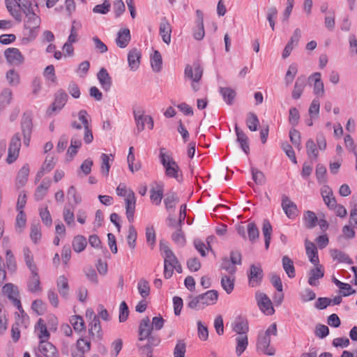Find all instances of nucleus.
<instances>
[{"instance_id":"obj_47","label":"nucleus","mask_w":357,"mask_h":357,"mask_svg":"<svg viewBox=\"0 0 357 357\" xmlns=\"http://www.w3.org/2000/svg\"><path fill=\"white\" fill-rule=\"evenodd\" d=\"M331 255L334 260H337L339 262H344L348 264H352L353 260L344 252L339 250L334 249L331 251Z\"/></svg>"},{"instance_id":"obj_20","label":"nucleus","mask_w":357,"mask_h":357,"mask_svg":"<svg viewBox=\"0 0 357 357\" xmlns=\"http://www.w3.org/2000/svg\"><path fill=\"white\" fill-rule=\"evenodd\" d=\"M305 246L306 255H307L310 261L314 265H318L319 262L318 251L314 243L306 239L305 241Z\"/></svg>"},{"instance_id":"obj_35","label":"nucleus","mask_w":357,"mask_h":357,"mask_svg":"<svg viewBox=\"0 0 357 357\" xmlns=\"http://www.w3.org/2000/svg\"><path fill=\"white\" fill-rule=\"evenodd\" d=\"M51 185V181L50 179H44L41 184L38 186L36 190L34 197L36 200L40 201L43 199L47 192V190Z\"/></svg>"},{"instance_id":"obj_39","label":"nucleus","mask_w":357,"mask_h":357,"mask_svg":"<svg viewBox=\"0 0 357 357\" xmlns=\"http://www.w3.org/2000/svg\"><path fill=\"white\" fill-rule=\"evenodd\" d=\"M82 146L81 137L77 134L73 135L70 139V145L68 149V154L73 157L77 153L78 149Z\"/></svg>"},{"instance_id":"obj_2","label":"nucleus","mask_w":357,"mask_h":357,"mask_svg":"<svg viewBox=\"0 0 357 357\" xmlns=\"http://www.w3.org/2000/svg\"><path fill=\"white\" fill-rule=\"evenodd\" d=\"M277 334V324L276 323H273L265 332H261L259 334L257 342V350L261 351L266 355L273 356L275 350L273 347H270V335L276 336Z\"/></svg>"},{"instance_id":"obj_9","label":"nucleus","mask_w":357,"mask_h":357,"mask_svg":"<svg viewBox=\"0 0 357 357\" xmlns=\"http://www.w3.org/2000/svg\"><path fill=\"white\" fill-rule=\"evenodd\" d=\"M68 96L63 89L58 90L54 94V100L50 108L47 109V114H51L55 111H60L68 101Z\"/></svg>"},{"instance_id":"obj_5","label":"nucleus","mask_w":357,"mask_h":357,"mask_svg":"<svg viewBox=\"0 0 357 357\" xmlns=\"http://www.w3.org/2000/svg\"><path fill=\"white\" fill-rule=\"evenodd\" d=\"M20 147L21 139L19 133H16L11 137L9 144L8 157L6 158V161L8 164H11L17 160Z\"/></svg>"},{"instance_id":"obj_43","label":"nucleus","mask_w":357,"mask_h":357,"mask_svg":"<svg viewBox=\"0 0 357 357\" xmlns=\"http://www.w3.org/2000/svg\"><path fill=\"white\" fill-rule=\"evenodd\" d=\"M236 354L239 356H241L246 349L248 344V335L245 334H242V335H238L236 338Z\"/></svg>"},{"instance_id":"obj_55","label":"nucleus","mask_w":357,"mask_h":357,"mask_svg":"<svg viewBox=\"0 0 357 357\" xmlns=\"http://www.w3.org/2000/svg\"><path fill=\"white\" fill-rule=\"evenodd\" d=\"M151 200L155 205H159L163 197V189L162 185H158V190L154 188L151 189Z\"/></svg>"},{"instance_id":"obj_11","label":"nucleus","mask_w":357,"mask_h":357,"mask_svg":"<svg viewBox=\"0 0 357 357\" xmlns=\"http://www.w3.org/2000/svg\"><path fill=\"white\" fill-rule=\"evenodd\" d=\"M256 298L259 309L266 314L272 315L275 312L272 302L266 294L264 293H257Z\"/></svg>"},{"instance_id":"obj_53","label":"nucleus","mask_w":357,"mask_h":357,"mask_svg":"<svg viewBox=\"0 0 357 357\" xmlns=\"http://www.w3.org/2000/svg\"><path fill=\"white\" fill-rule=\"evenodd\" d=\"M70 323L77 332H81L85 330L84 321L81 316L74 315L70 319Z\"/></svg>"},{"instance_id":"obj_10","label":"nucleus","mask_w":357,"mask_h":357,"mask_svg":"<svg viewBox=\"0 0 357 357\" xmlns=\"http://www.w3.org/2000/svg\"><path fill=\"white\" fill-rule=\"evenodd\" d=\"M89 115L86 110L82 109L78 113V119L82 122L84 132V142L89 144L93 140L92 130L89 127V121L88 119Z\"/></svg>"},{"instance_id":"obj_14","label":"nucleus","mask_w":357,"mask_h":357,"mask_svg":"<svg viewBox=\"0 0 357 357\" xmlns=\"http://www.w3.org/2000/svg\"><path fill=\"white\" fill-rule=\"evenodd\" d=\"M126 216L128 220L130 222H132L134 220V213L135 210V203L136 199L135 197V194L132 190H130L128 194L127 195L126 199Z\"/></svg>"},{"instance_id":"obj_34","label":"nucleus","mask_w":357,"mask_h":357,"mask_svg":"<svg viewBox=\"0 0 357 357\" xmlns=\"http://www.w3.org/2000/svg\"><path fill=\"white\" fill-rule=\"evenodd\" d=\"M133 114L137 132L139 133L144 130V126L146 123V115H144V111L142 109L134 110Z\"/></svg>"},{"instance_id":"obj_40","label":"nucleus","mask_w":357,"mask_h":357,"mask_svg":"<svg viewBox=\"0 0 357 357\" xmlns=\"http://www.w3.org/2000/svg\"><path fill=\"white\" fill-rule=\"evenodd\" d=\"M272 231H273V228H272V226H271L269 220L267 219L264 220L263 227H262V232H263V235L264 236L265 248L266 250L268 249L269 245H270Z\"/></svg>"},{"instance_id":"obj_29","label":"nucleus","mask_w":357,"mask_h":357,"mask_svg":"<svg viewBox=\"0 0 357 357\" xmlns=\"http://www.w3.org/2000/svg\"><path fill=\"white\" fill-rule=\"evenodd\" d=\"M306 86V79L305 76H300L296 79L294 87L292 91V98L298 100L301 98L303 91Z\"/></svg>"},{"instance_id":"obj_48","label":"nucleus","mask_w":357,"mask_h":357,"mask_svg":"<svg viewBox=\"0 0 357 357\" xmlns=\"http://www.w3.org/2000/svg\"><path fill=\"white\" fill-rule=\"evenodd\" d=\"M87 245L86 239L81 235L76 236L73 241V248L76 252L83 251Z\"/></svg>"},{"instance_id":"obj_36","label":"nucleus","mask_w":357,"mask_h":357,"mask_svg":"<svg viewBox=\"0 0 357 357\" xmlns=\"http://www.w3.org/2000/svg\"><path fill=\"white\" fill-rule=\"evenodd\" d=\"M57 289L60 295L67 299L68 297L69 286L67 278L64 275H60L56 282Z\"/></svg>"},{"instance_id":"obj_22","label":"nucleus","mask_w":357,"mask_h":357,"mask_svg":"<svg viewBox=\"0 0 357 357\" xmlns=\"http://www.w3.org/2000/svg\"><path fill=\"white\" fill-rule=\"evenodd\" d=\"M153 331L151 325H150V319L148 317H144L140 322L139 327V340L140 341L146 340Z\"/></svg>"},{"instance_id":"obj_4","label":"nucleus","mask_w":357,"mask_h":357,"mask_svg":"<svg viewBox=\"0 0 357 357\" xmlns=\"http://www.w3.org/2000/svg\"><path fill=\"white\" fill-rule=\"evenodd\" d=\"M21 130L24 137V144L26 146H28L30 143L33 130V123L31 113H24L21 121Z\"/></svg>"},{"instance_id":"obj_26","label":"nucleus","mask_w":357,"mask_h":357,"mask_svg":"<svg viewBox=\"0 0 357 357\" xmlns=\"http://www.w3.org/2000/svg\"><path fill=\"white\" fill-rule=\"evenodd\" d=\"M131 36L130 30L127 28L119 30L116 39L118 47L125 48L130 41Z\"/></svg>"},{"instance_id":"obj_3","label":"nucleus","mask_w":357,"mask_h":357,"mask_svg":"<svg viewBox=\"0 0 357 357\" xmlns=\"http://www.w3.org/2000/svg\"><path fill=\"white\" fill-rule=\"evenodd\" d=\"M160 162L165 169V174L168 177L174 178L178 182L182 180V174H179L180 168L174 160L169 155L160 151Z\"/></svg>"},{"instance_id":"obj_44","label":"nucleus","mask_w":357,"mask_h":357,"mask_svg":"<svg viewBox=\"0 0 357 357\" xmlns=\"http://www.w3.org/2000/svg\"><path fill=\"white\" fill-rule=\"evenodd\" d=\"M178 202L179 198L174 192H169L167 193L164 199L165 208L167 211L175 208L176 205Z\"/></svg>"},{"instance_id":"obj_24","label":"nucleus","mask_w":357,"mask_h":357,"mask_svg":"<svg viewBox=\"0 0 357 357\" xmlns=\"http://www.w3.org/2000/svg\"><path fill=\"white\" fill-rule=\"evenodd\" d=\"M315 268H312L309 273L308 284L313 287H317L319 284L318 280L322 278L324 275V270L322 266H317Z\"/></svg>"},{"instance_id":"obj_15","label":"nucleus","mask_w":357,"mask_h":357,"mask_svg":"<svg viewBox=\"0 0 357 357\" xmlns=\"http://www.w3.org/2000/svg\"><path fill=\"white\" fill-rule=\"evenodd\" d=\"M282 208L289 218H294L296 216L297 206L290 200L285 195L282 197Z\"/></svg>"},{"instance_id":"obj_27","label":"nucleus","mask_w":357,"mask_h":357,"mask_svg":"<svg viewBox=\"0 0 357 357\" xmlns=\"http://www.w3.org/2000/svg\"><path fill=\"white\" fill-rule=\"evenodd\" d=\"M204 307L214 305L218 298V292L216 290H208L204 294H199Z\"/></svg>"},{"instance_id":"obj_21","label":"nucleus","mask_w":357,"mask_h":357,"mask_svg":"<svg viewBox=\"0 0 357 357\" xmlns=\"http://www.w3.org/2000/svg\"><path fill=\"white\" fill-rule=\"evenodd\" d=\"M141 59V52L136 48L130 50L128 54V62L130 70L135 71L138 69Z\"/></svg>"},{"instance_id":"obj_1","label":"nucleus","mask_w":357,"mask_h":357,"mask_svg":"<svg viewBox=\"0 0 357 357\" xmlns=\"http://www.w3.org/2000/svg\"><path fill=\"white\" fill-rule=\"evenodd\" d=\"M24 20V40L30 42L36 38L38 35L39 29L41 24L40 17L35 12L34 9L27 10L23 13Z\"/></svg>"},{"instance_id":"obj_32","label":"nucleus","mask_w":357,"mask_h":357,"mask_svg":"<svg viewBox=\"0 0 357 357\" xmlns=\"http://www.w3.org/2000/svg\"><path fill=\"white\" fill-rule=\"evenodd\" d=\"M89 326L90 328L89 331L90 335L93 337H96L101 339L102 333L101 330L100 321L98 316H94V318L92 319Z\"/></svg>"},{"instance_id":"obj_38","label":"nucleus","mask_w":357,"mask_h":357,"mask_svg":"<svg viewBox=\"0 0 357 357\" xmlns=\"http://www.w3.org/2000/svg\"><path fill=\"white\" fill-rule=\"evenodd\" d=\"M29 174V166L25 165L20 169L17 176L16 185L18 188L23 187L26 184Z\"/></svg>"},{"instance_id":"obj_19","label":"nucleus","mask_w":357,"mask_h":357,"mask_svg":"<svg viewBox=\"0 0 357 357\" xmlns=\"http://www.w3.org/2000/svg\"><path fill=\"white\" fill-rule=\"evenodd\" d=\"M97 78L103 90L105 91H109L112 84V77L105 68H102L99 70L97 74Z\"/></svg>"},{"instance_id":"obj_23","label":"nucleus","mask_w":357,"mask_h":357,"mask_svg":"<svg viewBox=\"0 0 357 357\" xmlns=\"http://www.w3.org/2000/svg\"><path fill=\"white\" fill-rule=\"evenodd\" d=\"M31 275L27 282L28 290L31 293H36L41 291L40 277L38 271L31 272Z\"/></svg>"},{"instance_id":"obj_12","label":"nucleus","mask_w":357,"mask_h":357,"mask_svg":"<svg viewBox=\"0 0 357 357\" xmlns=\"http://www.w3.org/2000/svg\"><path fill=\"white\" fill-rule=\"evenodd\" d=\"M3 291L17 308H22L21 302L18 298L19 291L17 286L11 283L6 284L3 287Z\"/></svg>"},{"instance_id":"obj_33","label":"nucleus","mask_w":357,"mask_h":357,"mask_svg":"<svg viewBox=\"0 0 357 357\" xmlns=\"http://www.w3.org/2000/svg\"><path fill=\"white\" fill-rule=\"evenodd\" d=\"M219 92L222 96L224 101L229 105L234 103L236 93L230 87H220Z\"/></svg>"},{"instance_id":"obj_28","label":"nucleus","mask_w":357,"mask_h":357,"mask_svg":"<svg viewBox=\"0 0 357 357\" xmlns=\"http://www.w3.org/2000/svg\"><path fill=\"white\" fill-rule=\"evenodd\" d=\"M235 132L237 136V142L240 144L241 148L248 154L250 151V147L247 135L238 128L237 124L235 125Z\"/></svg>"},{"instance_id":"obj_50","label":"nucleus","mask_w":357,"mask_h":357,"mask_svg":"<svg viewBox=\"0 0 357 357\" xmlns=\"http://www.w3.org/2000/svg\"><path fill=\"white\" fill-rule=\"evenodd\" d=\"M23 254L24 261L30 271L33 272V271H38L37 266L33 262V257L30 249L29 248H24L23 249Z\"/></svg>"},{"instance_id":"obj_31","label":"nucleus","mask_w":357,"mask_h":357,"mask_svg":"<svg viewBox=\"0 0 357 357\" xmlns=\"http://www.w3.org/2000/svg\"><path fill=\"white\" fill-rule=\"evenodd\" d=\"M13 91L9 88H4L0 92V112L11 103Z\"/></svg>"},{"instance_id":"obj_58","label":"nucleus","mask_w":357,"mask_h":357,"mask_svg":"<svg viewBox=\"0 0 357 357\" xmlns=\"http://www.w3.org/2000/svg\"><path fill=\"white\" fill-rule=\"evenodd\" d=\"M248 236L251 242H255L259 236V229L254 222H250L247 227Z\"/></svg>"},{"instance_id":"obj_52","label":"nucleus","mask_w":357,"mask_h":357,"mask_svg":"<svg viewBox=\"0 0 357 357\" xmlns=\"http://www.w3.org/2000/svg\"><path fill=\"white\" fill-rule=\"evenodd\" d=\"M246 125L250 131H257L259 125L257 116L253 112H249L247 116Z\"/></svg>"},{"instance_id":"obj_56","label":"nucleus","mask_w":357,"mask_h":357,"mask_svg":"<svg viewBox=\"0 0 357 357\" xmlns=\"http://www.w3.org/2000/svg\"><path fill=\"white\" fill-rule=\"evenodd\" d=\"M306 151H307V155L309 158H317L319 155V152L317 149V145L314 143V140L312 139H309L306 142Z\"/></svg>"},{"instance_id":"obj_62","label":"nucleus","mask_w":357,"mask_h":357,"mask_svg":"<svg viewBox=\"0 0 357 357\" xmlns=\"http://www.w3.org/2000/svg\"><path fill=\"white\" fill-rule=\"evenodd\" d=\"M298 72V66L296 63H291L286 73L285 82L287 84H291Z\"/></svg>"},{"instance_id":"obj_59","label":"nucleus","mask_w":357,"mask_h":357,"mask_svg":"<svg viewBox=\"0 0 357 357\" xmlns=\"http://www.w3.org/2000/svg\"><path fill=\"white\" fill-rule=\"evenodd\" d=\"M138 291L142 297L146 298L150 294V287L149 282L144 279H141L137 285Z\"/></svg>"},{"instance_id":"obj_6","label":"nucleus","mask_w":357,"mask_h":357,"mask_svg":"<svg viewBox=\"0 0 357 357\" xmlns=\"http://www.w3.org/2000/svg\"><path fill=\"white\" fill-rule=\"evenodd\" d=\"M264 277V272L261 266L258 264H252L248 273V283L251 287H256L260 285Z\"/></svg>"},{"instance_id":"obj_57","label":"nucleus","mask_w":357,"mask_h":357,"mask_svg":"<svg viewBox=\"0 0 357 357\" xmlns=\"http://www.w3.org/2000/svg\"><path fill=\"white\" fill-rule=\"evenodd\" d=\"M137 233L133 225H130L128 229V234L127 236V242L130 249H135L136 246V240Z\"/></svg>"},{"instance_id":"obj_51","label":"nucleus","mask_w":357,"mask_h":357,"mask_svg":"<svg viewBox=\"0 0 357 357\" xmlns=\"http://www.w3.org/2000/svg\"><path fill=\"white\" fill-rule=\"evenodd\" d=\"M6 79L8 84L11 86H16L20 82V75L14 69H10L6 72Z\"/></svg>"},{"instance_id":"obj_16","label":"nucleus","mask_w":357,"mask_h":357,"mask_svg":"<svg viewBox=\"0 0 357 357\" xmlns=\"http://www.w3.org/2000/svg\"><path fill=\"white\" fill-rule=\"evenodd\" d=\"M38 349L45 357H59L56 348L48 341H40Z\"/></svg>"},{"instance_id":"obj_63","label":"nucleus","mask_w":357,"mask_h":357,"mask_svg":"<svg viewBox=\"0 0 357 357\" xmlns=\"http://www.w3.org/2000/svg\"><path fill=\"white\" fill-rule=\"evenodd\" d=\"M172 240L179 246L183 247L185 245V238L183 232L182 231L181 227H178V229L173 233L172 236Z\"/></svg>"},{"instance_id":"obj_13","label":"nucleus","mask_w":357,"mask_h":357,"mask_svg":"<svg viewBox=\"0 0 357 357\" xmlns=\"http://www.w3.org/2000/svg\"><path fill=\"white\" fill-rule=\"evenodd\" d=\"M197 20L195 21L196 26L193 30V36L195 40H201L205 36L204 28V15L199 10L196 11Z\"/></svg>"},{"instance_id":"obj_61","label":"nucleus","mask_w":357,"mask_h":357,"mask_svg":"<svg viewBox=\"0 0 357 357\" xmlns=\"http://www.w3.org/2000/svg\"><path fill=\"white\" fill-rule=\"evenodd\" d=\"M251 172L252 179L257 184L262 185L265 183L266 178L262 172L255 167H252Z\"/></svg>"},{"instance_id":"obj_8","label":"nucleus","mask_w":357,"mask_h":357,"mask_svg":"<svg viewBox=\"0 0 357 357\" xmlns=\"http://www.w3.org/2000/svg\"><path fill=\"white\" fill-rule=\"evenodd\" d=\"M185 77L191 79L193 82H198L203 75V69L198 61H195L191 66L186 65L184 71Z\"/></svg>"},{"instance_id":"obj_37","label":"nucleus","mask_w":357,"mask_h":357,"mask_svg":"<svg viewBox=\"0 0 357 357\" xmlns=\"http://www.w3.org/2000/svg\"><path fill=\"white\" fill-rule=\"evenodd\" d=\"M303 221L305 227L310 229L317 226L318 218L313 211H306L303 213Z\"/></svg>"},{"instance_id":"obj_30","label":"nucleus","mask_w":357,"mask_h":357,"mask_svg":"<svg viewBox=\"0 0 357 357\" xmlns=\"http://www.w3.org/2000/svg\"><path fill=\"white\" fill-rule=\"evenodd\" d=\"M167 252L168 255H165L164 276L165 278L169 279L170 275V271L169 272L167 271V267L172 266V268H174V266H175V265L178 262V261L172 251H169Z\"/></svg>"},{"instance_id":"obj_42","label":"nucleus","mask_w":357,"mask_h":357,"mask_svg":"<svg viewBox=\"0 0 357 357\" xmlns=\"http://www.w3.org/2000/svg\"><path fill=\"white\" fill-rule=\"evenodd\" d=\"M36 330H38L40 331L38 336L40 341H47L50 338V334L47 329L44 320L41 318L39 319L36 325Z\"/></svg>"},{"instance_id":"obj_18","label":"nucleus","mask_w":357,"mask_h":357,"mask_svg":"<svg viewBox=\"0 0 357 357\" xmlns=\"http://www.w3.org/2000/svg\"><path fill=\"white\" fill-rule=\"evenodd\" d=\"M320 73H314L309 78L314 81L313 92L318 97H323L325 94L324 85Z\"/></svg>"},{"instance_id":"obj_17","label":"nucleus","mask_w":357,"mask_h":357,"mask_svg":"<svg viewBox=\"0 0 357 357\" xmlns=\"http://www.w3.org/2000/svg\"><path fill=\"white\" fill-rule=\"evenodd\" d=\"M159 31L163 42L169 45L171 42L172 27L166 17L161 20Z\"/></svg>"},{"instance_id":"obj_25","label":"nucleus","mask_w":357,"mask_h":357,"mask_svg":"<svg viewBox=\"0 0 357 357\" xmlns=\"http://www.w3.org/2000/svg\"><path fill=\"white\" fill-rule=\"evenodd\" d=\"M6 6L10 15L17 22H21L22 20L23 13L22 9L17 7V5L15 2L9 0H6Z\"/></svg>"},{"instance_id":"obj_46","label":"nucleus","mask_w":357,"mask_h":357,"mask_svg":"<svg viewBox=\"0 0 357 357\" xmlns=\"http://www.w3.org/2000/svg\"><path fill=\"white\" fill-rule=\"evenodd\" d=\"M235 277L234 275H222L221 278V285L223 289L227 293L232 292L234 288Z\"/></svg>"},{"instance_id":"obj_45","label":"nucleus","mask_w":357,"mask_h":357,"mask_svg":"<svg viewBox=\"0 0 357 357\" xmlns=\"http://www.w3.org/2000/svg\"><path fill=\"white\" fill-rule=\"evenodd\" d=\"M233 330L238 335H242V334L247 335L249 330L248 321L241 318L237 319L234 324Z\"/></svg>"},{"instance_id":"obj_41","label":"nucleus","mask_w":357,"mask_h":357,"mask_svg":"<svg viewBox=\"0 0 357 357\" xmlns=\"http://www.w3.org/2000/svg\"><path fill=\"white\" fill-rule=\"evenodd\" d=\"M282 262L283 269L288 277L294 278L296 275V272L293 261L288 256H284L282 259Z\"/></svg>"},{"instance_id":"obj_7","label":"nucleus","mask_w":357,"mask_h":357,"mask_svg":"<svg viewBox=\"0 0 357 357\" xmlns=\"http://www.w3.org/2000/svg\"><path fill=\"white\" fill-rule=\"evenodd\" d=\"M4 56L7 63L11 66H19L24 61V56L16 47L7 48L4 51Z\"/></svg>"},{"instance_id":"obj_54","label":"nucleus","mask_w":357,"mask_h":357,"mask_svg":"<svg viewBox=\"0 0 357 357\" xmlns=\"http://www.w3.org/2000/svg\"><path fill=\"white\" fill-rule=\"evenodd\" d=\"M151 67L155 72L160 71L162 68V56L159 51L155 50L151 59Z\"/></svg>"},{"instance_id":"obj_64","label":"nucleus","mask_w":357,"mask_h":357,"mask_svg":"<svg viewBox=\"0 0 357 357\" xmlns=\"http://www.w3.org/2000/svg\"><path fill=\"white\" fill-rule=\"evenodd\" d=\"M186 344L183 340H178L174 349V357H185Z\"/></svg>"},{"instance_id":"obj_49","label":"nucleus","mask_w":357,"mask_h":357,"mask_svg":"<svg viewBox=\"0 0 357 357\" xmlns=\"http://www.w3.org/2000/svg\"><path fill=\"white\" fill-rule=\"evenodd\" d=\"M188 300L189 301L187 303V307L190 309L200 310L205 307L199 295L197 296H189Z\"/></svg>"},{"instance_id":"obj_60","label":"nucleus","mask_w":357,"mask_h":357,"mask_svg":"<svg viewBox=\"0 0 357 357\" xmlns=\"http://www.w3.org/2000/svg\"><path fill=\"white\" fill-rule=\"evenodd\" d=\"M278 16V10L275 6H272L267 10V20L273 31L275 30V19Z\"/></svg>"}]
</instances>
